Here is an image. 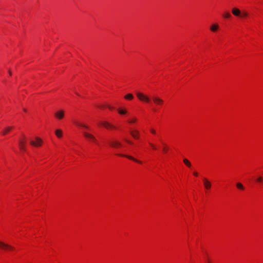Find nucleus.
Listing matches in <instances>:
<instances>
[{
  "label": "nucleus",
  "mask_w": 263,
  "mask_h": 263,
  "mask_svg": "<svg viewBox=\"0 0 263 263\" xmlns=\"http://www.w3.org/2000/svg\"><path fill=\"white\" fill-rule=\"evenodd\" d=\"M107 107L108 108H109L110 109H112V108L111 106H107Z\"/></svg>",
  "instance_id": "obj_31"
},
{
  "label": "nucleus",
  "mask_w": 263,
  "mask_h": 263,
  "mask_svg": "<svg viewBox=\"0 0 263 263\" xmlns=\"http://www.w3.org/2000/svg\"><path fill=\"white\" fill-rule=\"evenodd\" d=\"M193 174L195 176H198V173L197 172H194Z\"/></svg>",
  "instance_id": "obj_30"
},
{
  "label": "nucleus",
  "mask_w": 263,
  "mask_h": 263,
  "mask_svg": "<svg viewBox=\"0 0 263 263\" xmlns=\"http://www.w3.org/2000/svg\"><path fill=\"white\" fill-rule=\"evenodd\" d=\"M236 186L238 189H240V190H243L244 189V186H243V185L240 183H237L236 184Z\"/></svg>",
  "instance_id": "obj_20"
},
{
  "label": "nucleus",
  "mask_w": 263,
  "mask_h": 263,
  "mask_svg": "<svg viewBox=\"0 0 263 263\" xmlns=\"http://www.w3.org/2000/svg\"><path fill=\"white\" fill-rule=\"evenodd\" d=\"M219 28L217 24H213L210 26V30L212 32H216Z\"/></svg>",
  "instance_id": "obj_13"
},
{
  "label": "nucleus",
  "mask_w": 263,
  "mask_h": 263,
  "mask_svg": "<svg viewBox=\"0 0 263 263\" xmlns=\"http://www.w3.org/2000/svg\"><path fill=\"white\" fill-rule=\"evenodd\" d=\"M151 132L152 134H156V131L154 129H151Z\"/></svg>",
  "instance_id": "obj_27"
},
{
  "label": "nucleus",
  "mask_w": 263,
  "mask_h": 263,
  "mask_svg": "<svg viewBox=\"0 0 263 263\" xmlns=\"http://www.w3.org/2000/svg\"><path fill=\"white\" fill-rule=\"evenodd\" d=\"M166 151H167L166 148L165 147H163V151L164 153H166Z\"/></svg>",
  "instance_id": "obj_29"
},
{
  "label": "nucleus",
  "mask_w": 263,
  "mask_h": 263,
  "mask_svg": "<svg viewBox=\"0 0 263 263\" xmlns=\"http://www.w3.org/2000/svg\"><path fill=\"white\" fill-rule=\"evenodd\" d=\"M223 16L225 18H230L231 16V15L230 13L226 12L223 14Z\"/></svg>",
  "instance_id": "obj_22"
},
{
  "label": "nucleus",
  "mask_w": 263,
  "mask_h": 263,
  "mask_svg": "<svg viewBox=\"0 0 263 263\" xmlns=\"http://www.w3.org/2000/svg\"><path fill=\"white\" fill-rule=\"evenodd\" d=\"M125 98L126 99H129V100H131V99H132L133 98V95H132V94H131V93H128V94H127V95H126V96H125Z\"/></svg>",
  "instance_id": "obj_21"
},
{
  "label": "nucleus",
  "mask_w": 263,
  "mask_h": 263,
  "mask_svg": "<svg viewBox=\"0 0 263 263\" xmlns=\"http://www.w3.org/2000/svg\"><path fill=\"white\" fill-rule=\"evenodd\" d=\"M183 162L187 167H190L191 166V163L187 159H184Z\"/></svg>",
  "instance_id": "obj_19"
},
{
  "label": "nucleus",
  "mask_w": 263,
  "mask_h": 263,
  "mask_svg": "<svg viewBox=\"0 0 263 263\" xmlns=\"http://www.w3.org/2000/svg\"><path fill=\"white\" fill-rule=\"evenodd\" d=\"M152 100L154 103L157 105H161L163 103V100L157 96L153 97Z\"/></svg>",
  "instance_id": "obj_5"
},
{
  "label": "nucleus",
  "mask_w": 263,
  "mask_h": 263,
  "mask_svg": "<svg viewBox=\"0 0 263 263\" xmlns=\"http://www.w3.org/2000/svg\"><path fill=\"white\" fill-rule=\"evenodd\" d=\"M24 139H20L18 141V146L21 150L25 151L26 148V141L25 140V137Z\"/></svg>",
  "instance_id": "obj_7"
},
{
  "label": "nucleus",
  "mask_w": 263,
  "mask_h": 263,
  "mask_svg": "<svg viewBox=\"0 0 263 263\" xmlns=\"http://www.w3.org/2000/svg\"><path fill=\"white\" fill-rule=\"evenodd\" d=\"M203 182L204 187L206 190H209L211 187L212 184L211 182L206 178H203Z\"/></svg>",
  "instance_id": "obj_9"
},
{
  "label": "nucleus",
  "mask_w": 263,
  "mask_h": 263,
  "mask_svg": "<svg viewBox=\"0 0 263 263\" xmlns=\"http://www.w3.org/2000/svg\"><path fill=\"white\" fill-rule=\"evenodd\" d=\"M118 156H121V157H126L127 158H128L129 159H130V160H132L135 162H137L138 163H141V162L135 159L134 157L130 156H129V155H123V154H118Z\"/></svg>",
  "instance_id": "obj_12"
},
{
  "label": "nucleus",
  "mask_w": 263,
  "mask_h": 263,
  "mask_svg": "<svg viewBox=\"0 0 263 263\" xmlns=\"http://www.w3.org/2000/svg\"><path fill=\"white\" fill-rule=\"evenodd\" d=\"M118 112L120 115H124L126 113V111L124 109H118Z\"/></svg>",
  "instance_id": "obj_23"
},
{
  "label": "nucleus",
  "mask_w": 263,
  "mask_h": 263,
  "mask_svg": "<svg viewBox=\"0 0 263 263\" xmlns=\"http://www.w3.org/2000/svg\"><path fill=\"white\" fill-rule=\"evenodd\" d=\"M35 141L30 140V144L36 147L41 146L43 142L42 140L37 137H35Z\"/></svg>",
  "instance_id": "obj_2"
},
{
  "label": "nucleus",
  "mask_w": 263,
  "mask_h": 263,
  "mask_svg": "<svg viewBox=\"0 0 263 263\" xmlns=\"http://www.w3.org/2000/svg\"><path fill=\"white\" fill-rule=\"evenodd\" d=\"M136 121H137V119L136 118H133L131 120H129L128 122L129 123H134L136 122Z\"/></svg>",
  "instance_id": "obj_24"
},
{
  "label": "nucleus",
  "mask_w": 263,
  "mask_h": 263,
  "mask_svg": "<svg viewBox=\"0 0 263 263\" xmlns=\"http://www.w3.org/2000/svg\"><path fill=\"white\" fill-rule=\"evenodd\" d=\"M132 136L135 139L138 138L139 132L138 130L132 131L130 132Z\"/></svg>",
  "instance_id": "obj_16"
},
{
  "label": "nucleus",
  "mask_w": 263,
  "mask_h": 263,
  "mask_svg": "<svg viewBox=\"0 0 263 263\" xmlns=\"http://www.w3.org/2000/svg\"><path fill=\"white\" fill-rule=\"evenodd\" d=\"M248 16V13L246 11H243L241 12V15L240 17L243 18Z\"/></svg>",
  "instance_id": "obj_18"
},
{
  "label": "nucleus",
  "mask_w": 263,
  "mask_h": 263,
  "mask_svg": "<svg viewBox=\"0 0 263 263\" xmlns=\"http://www.w3.org/2000/svg\"><path fill=\"white\" fill-rule=\"evenodd\" d=\"M241 11L239 9H238L237 8H234L232 10V12L233 14L236 16H238L239 17L241 15Z\"/></svg>",
  "instance_id": "obj_11"
},
{
  "label": "nucleus",
  "mask_w": 263,
  "mask_h": 263,
  "mask_svg": "<svg viewBox=\"0 0 263 263\" xmlns=\"http://www.w3.org/2000/svg\"><path fill=\"white\" fill-rule=\"evenodd\" d=\"M12 128H13V127H10V126L7 127L4 129V130L2 132V133L3 135H5Z\"/></svg>",
  "instance_id": "obj_15"
},
{
  "label": "nucleus",
  "mask_w": 263,
  "mask_h": 263,
  "mask_svg": "<svg viewBox=\"0 0 263 263\" xmlns=\"http://www.w3.org/2000/svg\"><path fill=\"white\" fill-rule=\"evenodd\" d=\"M125 141L126 142H127V143H129V144H132V142L130 141H129V140H127V139H125Z\"/></svg>",
  "instance_id": "obj_28"
},
{
  "label": "nucleus",
  "mask_w": 263,
  "mask_h": 263,
  "mask_svg": "<svg viewBox=\"0 0 263 263\" xmlns=\"http://www.w3.org/2000/svg\"><path fill=\"white\" fill-rule=\"evenodd\" d=\"M100 124L103 125L106 129L111 128L115 129L116 127L111 124V123L107 122V121H102L100 122Z\"/></svg>",
  "instance_id": "obj_6"
},
{
  "label": "nucleus",
  "mask_w": 263,
  "mask_h": 263,
  "mask_svg": "<svg viewBox=\"0 0 263 263\" xmlns=\"http://www.w3.org/2000/svg\"><path fill=\"white\" fill-rule=\"evenodd\" d=\"M75 124L77 126H79L80 127H84V128H85L86 129H88V127L87 125H85V124H84L83 123H81L80 122H77L75 123Z\"/></svg>",
  "instance_id": "obj_17"
},
{
  "label": "nucleus",
  "mask_w": 263,
  "mask_h": 263,
  "mask_svg": "<svg viewBox=\"0 0 263 263\" xmlns=\"http://www.w3.org/2000/svg\"><path fill=\"white\" fill-rule=\"evenodd\" d=\"M256 180L257 182H261L262 181V178L261 177H259L256 179Z\"/></svg>",
  "instance_id": "obj_25"
},
{
  "label": "nucleus",
  "mask_w": 263,
  "mask_h": 263,
  "mask_svg": "<svg viewBox=\"0 0 263 263\" xmlns=\"http://www.w3.org/2000/svg\"><path fill=\"white\" fill-rule=\"evenodd\" d=\"M8 72H9V74L11 76V72L10 70H9Z\"/></svg>",
  "instance_id": "obj_32"
},
{
  "label": "nucleus",
  "mask_w": 263,
  "mask_h": 263,
  "mask_svg": "<svg viewBox=\"0 0 263 263\" xmlns=\"http://www.w3.org/2000/svg\"><path fill=\"white\" fill-rule=\"evenodd\" d=\"M207 263H210L209 261Z\"/></svg>",
  "instance_id": "obj_35"
},
{
  "label": "nucleus",
  "mask_w": 263,
  "mask_h": 263,
  "mask_svg": "<svg viewBox=\"0 0 263 263\" xmlns=\"http://www.w3.org/2000/svg\"><path fill=\"white\" fill-rule=\"evenodd\" d=\"M24 110L25 111H26V109H25V108L24 109Z\"/></svg>",
  "instance_id": "obj_34"
},
{
  "label": "nucleus",
  "mask_w": 263,
  "mask_h": 263,
  "mask_svg": "<svg viewBox=\"0 0 263 263\" xmlns=\"http://www.w3.org/2000/svg\"><path fill=\"white\" fill-rule=\"evenodd\" d=\"M54 116L58 119H62L64 117V111L63 110H58L55 112Z\"/></svg>",
  "instance_id": "obj_10"
},
{
  "label": "nucleus",
  "mask_w": 263,
  "mask_h": 263,
  "mask_svg": "<svg viewBox=\"0 0 263 263\" xmlns=\"http://www.w3.org/2000/svg\"><path fill=\"white\" fill-rule=\"evenodd\" d=\"M136 96L138 98V99L141 101H143L146 103H149L151 101L150 98L148 96L141 92H137Z\"/></svg>",
  "instance_id": "obj_1"
},
{
  "label": "nucleus",
  "mask_w": 263,
  "mask_h": 263,
  "mask_svg": "<svg viewBox=\"0 0 263 263\" xmlns=\"http://www.w3.org/2000/svg\"><path fill=\"white\" fill-rule=\"evenodd\" d=\"M83 135H84V136L85 138L88 139L90 141H92L93 142L97 143V140L96 138L92 134L88 133L85 132H83Z\"/></svg>",
  "instance_id": "obj_4"
},
{
  "label": "nucleus",
  "mask_w": 263,
  "mask_h": 263,
  "mask_svg": "<svg viewBox=\"0 0 263 263\" xmlns=\"http://www.w3.org/2000/svg\"><path fill=\"white\" fill-rule=\"evenodd\" d=\"M0 248L4 250H14V248L8 244L0 241Z\"/></svg>",
  "instance_id": "obj_3"
},
{
  "label": "nucleus",
  "mask_w": 263,
  "mask_h": 263,
  "mask_svg": "<svg viewBox=\"0 0 263 263\" xmlns=\"http://www.w3.org/2000/svg\"><path fill=\"white\" fill-rule=\"evenodd\" d=\"M109 144L113 148H118L121 146V143L117 140H112L109 142Z\"/></svg>",
  "instance_id": "obj_8"
},
{
  "label": "nucleus",
  "mask_w": 263,
  "mask_h": 263,
  "mask_svg": "<svg viewBox=\"0 0 263 263\" xmlns=\"http://www.w3.org/2000/svg\"><path fill=\"white\" fill-rule=\"evenodd\" d=\"M98 107L100 108H102L103 106H99Z\"/></svg>",
  "instance_id": "obj_33"
},
{
  "label": "nucleus",
  "mask_w": 263,
  "mask_h": 263,
  "mask_svg": "<svg viewBox=\"0 0 263 263\" xmlns=\"http://www.w3.org/2000/svg\"><path fill=\"white\" fill-rule=\"evenodd\" d=\"M149 145L152 147V148L154 149H156V147L155 146V145L151 143H149Z\"/></svg>",
  "instance_id": "obj_26"
},
{
  "label": "nucleus",
  "mask_w": 263,
  "mask_h": 263,
  "mask_svg": "<svg viewBox=\"0 0 263 263\" xmlns=\"http://www.w3.org/2000/svg\"><path fill=\"white\" fill-rule=\"evenodd\" d=\"M55 134L58 138H60L62 137L63 135L62 130L60 129H58L55 130Z\"/></svg>",
  "instance_id": "obj_14"
}]
</instances>
